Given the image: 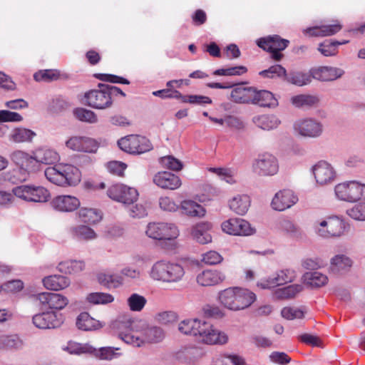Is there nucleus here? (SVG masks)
I'll use <instances>...</instances> for the list:
<instances>
[{"instance_id":"f257e3e1","label":"nucleus","mask_w":365,"mask_h":365,"mask_svg":"<svg viewBox=\"0 0 365 365\" xmlns=\"http://www.w3.org/2000/svg\"><path fill=\"white\" fill-rule=\"evenodd\" d=\"M112 327L118 331V337L121 340L135 347H140L145 343L159 342L165 336L162 329L148 327L141 319L118 318L113 322Z\"/></svg>"},{"instance_id":"f03ea898","label":"nucleus","mask_w":365,"mask_h":365,"mask_svg":"<svg viewBox=\"0 0 365 365\" xmlns=\"http://www.w3.org/2000/svg\"><path fill=\"white\" fill-rule=\"evenodd\" d=\"M178 330L183 334L195 337L203 344H225L228 336L224 331L217 329L210 322L202 319H187L178 324Z\"/></svg>"},{"instance_id":"7ed1b4c3","label":"nucleus","mask_w":365,"mask_h":365,"mask_svg":"<svg viewBox=\"0 0 365 365\" xmlns=\"http://www.w3.org/2000/svg\"><path fill=\"white\" fill-rule=\"evenodd\" d=\"M217 298L225 309L237 312L250 307L256 300V295L247 289L235 287L220 291Z\"/></svg>"},{"instance_id":"20e7f679","label":"nucleus","mask_w":365,"mask_h":365,"mask_svg":"<svg viewBox=\"0 0 365 365\" xmlns=\"http://www.w3.org/2000/svg\"><path fill=\"white\" fill-rule=\"evenodd\" d=\"M44 175L49 182L61 187L76 186L81 180L79 169L71 164L48 167L45 170Z\"/></svg>"},{"instance_id":"39448f33","label":"nucleus","mask_w":365,"mask_h":365,"mask_svg":"<svg viewBox=\"0 0 365 365\" xmlns=\"http://www.w3.org/2000/svg\"><path fill=\"white\" fill-rule=\"evenodd\" d=\"M185 274V269L180 264L165 259L155 262L149 271V276L153 280L169 284L180 282Z\"/></svg>"},{"instance_id":"423d86ee","label":"nucleus","mask_w":365,"mask_h":365,"mask_svg":"<svg viewBox=\"0 0 365 365\" xmlns=\"http://www.w3.org/2000/svg\"><path fill=\"white\" fill-rule=\"evenodd\" d=\"M312 227L316 235L324 239L341 237L346 231L344 221L336 215L315 220Z\"/></svg>"},{"instance_id":"0eeeda50","label":"nucleus","mask_w":365,"mask_h":365,"mask_svg":"<svg viewBox=\"0 0 365 365\" xmlns=\"http://www.w3.org/2000/svg\"><path fill=\"white\" fill-rule=\"evenodd\" d=\"M336 197L342 201L355 202L365 200V183L358 180H349L335 185Z\"/></svg>"},{"instance_id":"6e6552de","label":"nucleus","mask_w":365,"mask_h":365,"mask_svg":"<svg viewBox=\"0 0 365 365\" xmlns=\"http://www.w3.org/2000/svg\"><path fill=\"white\" fill-rule=\"evenodd\" d=\"M11 158L20 168L11 171L12 175L9 180L13 183L25 181L28 178L29 173L35 170L34 155L31 156L23 151L16 150L11 154Z\"/></svg>"},{"instance_id":"1a4fd4ad","label":"nucleus","mask_w":365,"mask_h":365,"mask_svg":"<svg viewBox=\"0 0 365 365\" xmlns=\"http://www.w3.org/2000/svg\"><path fill=\"white\" fill-rule=\"evenodd\" d=\"M145 234L155 240L172 241L178 238L180 230L178 226L172 222H153L148 224Z\"/></svg>"},{"instance_id":"9d476101","label":"nucleus","mask_w":365,"mask_h":365,"mask_svg":"<svg viewBox=\"0 0 365 365\" xmlns=\"http://www.w3.org/2000/svg\"><path fill=\"white\" fill-rule=\"evenodd\" d=\"M293 130L297 135L309 138L320 137L324 130L323 123L316 118L304 117L297 119L293 123Z\"/></svg>"},{"instance_id":"9b49d317","label":"nucleus","mask_w":365,"mask_h":365,"mask_svg":"<svg viewBox=\"0 0 365 365\" xmlns=\"http://www.w3.org/2000/svg\"><path fill=\"white\" fill-rule=\"evenodd\" d=\"M16 197L26 202H46L51 197L50 192L42 186L22 185L13 188Z\"/></svg>"},{"instance_id":"f8f14e48","label":"nucleus","mask_w":365,"mask_h":365,"mask_svg":"<svg viewBox=\"0 0 365 365\" xmlns=\"http://www.w3.org/2000/svg\"><path fill=\"white\" fill-rule=\"evenodd\" d=\"M252 168L253 172L259 176H273L279 171V163L274 155L264 153L253 161Z\"/></svg>"},{"instance_id":"ddd939ff","label":"nucleus","mask_w":365,"mask_h":365,"mask_svg":"<svg viewBox=\"0 0 365 365\" xmlns=\"http://www.w3.org/2000/svg\"><path fill=\"white\" fill-rule=\"evenodd\" d=\"M119 148L131 154H141L153 149L150 140L140 135H128L122 138L118 141Z\"/></svg>"},{"instance_id":"4468645a","label":"nucleus","mask_w":365,"mask_h":365,"mask_svg":"<svg viewBox=\"0 0 365 365\" xmlns=\"http://www.w3.org/2000/svg\"><path fill=\"white\" fill-rule=\"evenodd\" d=\"M297 278V272L294 269L286 268L277 271L267 278L257 282V287L269 289L292 282Z\"/></svg>"},{"instance_id":"2eb2a0df","label":"nucleus","mask_w":365,"mask_h":365,"mask_svg":"<svg viewBox=\"0 0 365 365\" xmlns=\"http://www.w3.org/2000/svg\"><path fill=\"white\" fill-rule=\"evenodd\" d=\"M101 86V89L91 90L86 93L84 97L88 106L98 110H104L111 107L113 100L110 92L107 91L106 86Z\"/></svg>"},{"instance_id":"dca6fc26","label":"nucleus","mask_w":365,"mask_h":365,"mask_svg":"<svg viewBox=\"0 0 365 365\" xmlns=\"http://www.w3.org/2000/svg\"><path fill=\"white\" fill-rule=\"evenodd\" d=\"M221 228L224 232L231 235L250 236L256 232V229L248 221L238 217L224 221Z\"/></svg>"},{"instance_id":"f3484780","label":"nucleus","mask_w":365,"mask_h":365,"mask_svg":"<svg viewBox=\"0 0 365 365\" xmlns=\"http://www.w3.org/2000/svg\"><path fill=\"white\" fill-rule=\"evenodd\" d=\"M289 43V41L280 38L277 35L262 38L257 40V44L262 49L272 53V58L275 61H279L282 58L280 51L284 50Z\"/></svg>"},{"instance_id":"a211bd4d","label":"nucleus","mask_w":365,"mask_h":365,"mask_svg":"<svg viewBox=\"0 0 365 365\" xmlns=\"http://www.w3.org/2000/svg\"><path fill=\"white\" fill-rule=\"evenodd\" d=\"M108 196L113 200L123 204H131L138 197V190L123 184H116L110 187L107 191Z\"/></svg>"},{"instance_id":"6ab92c4d","label":"nucleus","mask_w":365,"mask_h":365,"mask_svg":"<svg viewBox=\"0 0 365 365\" xmlns=\"http://www.w3.org/2000/svg\"><path fill=\"white\" fill-rule=\"evenodd\" d=\"M34 325L40 329H50L59 327L63 322L61 314L53 311L35 314L32 318Z\"/></svg>"},{"instance_id":"aec40b11","label":"nucleus","mask_w":365,"mask_h":365,"mask_svg":"<svg viewBox=\"0 0 365 365\" xmlns=\"http://www.w3.org/2000/svg\"><path fill=\"white\" fill-rule=\"evenodd\" d=\"M66 146L75 152L96 153L98 148V142L86 136H72L66 142Z\"/></svg>"},{"instance_id":"412c9836","label":"nucleus","mask_w":365,"mask_h":365,"mask_svg":"<svg viewBox=\"0 0 365 365\" xmlns=\"http://www.w3.org/2000/svg\"><path fill=\"white\" fill-rule=\"evenodd\" d=\"M317 183L325 185L334 182L336 173L334 167L327 161H319L312 168Z\"/></svg>"},{"instance_id":"4be33fe9","label":"nucleus","mask_w":365,"mask_h":365,"mask_svg":"<svg viewBox=\"0 0 365 365\" xmlns=\"http://www.w3.org/2000/svg\"><path fill=\"white\" fill-rule=\"evenodd\" d=\"M36 299L46 309H63L68 304L67 297L57 293L42 292Z\"/></svg>"},{"instance_id":"5701e85b","label":"nucleus","mask_w":365,"mask_h":365,"mask_svg":"<svg viewBox=\"0 0 365 365\" xmlns=\"http://www.w3.org/2000/svg\"><path fill=\"white\" fill-rule=\"evenodd\" d=\"M297 197L289 190L277 192L271 202L272 207L277 211H283L291 207L297 202Z\"/></svg>"},{"instance_id":"b1692460","label":"nucleus","mask_w":365,"mask_h":365,"mask_svg":"<svg viewBox=\"0 0 365 365\" xmlns=\"http://www.w3.org/2000/svg\"><path fill=\"white\" fill-rule=\"evenodd\" d=\"M80 200L75 196L61 195L53 197L51 202V207L60 212H73L79 207Z\"/></svg>"},{"instance_id":"393cba45","label":"nucleus","mask_w":365,"mask_h":365,"mask_svg":"<svg viewBox=\"0 0 365 365\" xmlns=\"http://www.w3.org/2000/svg\"><path fill=\"white\" fill-rule=\"evenodd\" d=\"M344 73L342 68L334 66H320L312 69L313 78L320 81H334L341 78Z\"/></svg>"},{"instance_id":"a878e982","label":"nucleus","mask_w":365,"mask_h":365,"mask_svg":"<svg viewBox=\"0 0 365 365\" xmlns=\"http://www.w3.org/2000/svg\"><path fill=\"white\" fill-rule=\"evenodd\" d=\"M153 182L163 189L176 190L182 184L180 178L168 171H160L153 176Z\"/></svg>"},{"instance_id":"bb28decb","label":"nucleus","mask_w":365,"mask_h":365,"mask_svg":"<svg viewBox=\"0 0 365 365\" xmlns=\"http://www.w3.org/2000/svg\"><path fill=\"white\" fill-rule=\"evenodd\" d=\"M289 101L296 108L309 110L319 106L320 98L315 94L302 93L292 96Z\"/></svg>"},{"instance_id":"cd10ccee","label":"nucleus","mask_w":365,"mask_h":365,"mask_svg":"<svg viewBox=\"0 0 365 365\" xmlns=\"http://www.w3.org/2000/svg\"><path fill=\"white\" fill-rule=\"evenodd\" d=\"M225 274L217 269H205L197 275V284L202 287L214 286L222 282Z\"/></svg>"},{"instance_id":"c85d7f7f","label":"nucleus","mask_w":365,"mask_h":365,"mask_svg":"<svg viewBox=\"0 0 365 365\" xmlns=\"http://www.w3.org/2000/svg\"><path fill=\"white\" fill-rule=\"evenodd\" d=\"M252 121L257 128L266 131L277 129L282 123L280 118L274 114L255 115Z\"/></svg>"},{"instance_id":"c756f323","label":"nucleus","mask_w":365,"mask_h":365,"mask_svg":"<svg viewBox=\"0 0 365 365\" xmlns=\"http://www.w3.org/2000/svg\"><path fill=\"white\" fill-rule=\"evenodd\" d=\"M212 228V225L209 222H199L192 228L191 236L200 244H208L212 242V236L208 232Z\"/></svg>"},{"instance_id":"7c9ffc66","label":"nucleus","mask_w":365,"mask_h":365,"mask_svg":"<svg viewBox=\"0 0 365 365\" xmlns=\"http://www.w3.org/2000/svg\"><path fill=\"white\" fill-rule=\"evenodd\" d=\"M253 94H255V87L240 84L232 90L230 98L237 103L251 104Z\"/></svg>"},{"instance_id":"2f4dec72","label":"nucleus","mask_w":365,"mask_h":365,"mask_svg":"<svg viewBox=\"0 0 365 365\" xmlns=\"http://www.w3.org/2000/svg\"><path fill=\"white\" fill-rule=\"evenodd\" d=\"M251 104L261 107L276 108L278 106V101L270 91L257 90L255 88V94H253Z\"/></svg>"},{"instance_id":"473e14b6","label":"nucleus","mask_w":365,"mask_h":365,"mask_svg":"<svg viewBox=\"0 0 365 365\" xmlns=\"http://www.w3.org/2000/svg\"><path fill=\"white\" fill-rule=\"evenodd\" d=\"M76 327L85 331H92L101 329L103 323L93 318L88 312L81 313L76 319Z\"/></svg>"},{"instance_id":"72a5a7b5","label":"nucleus","mask_w":365,"mask_h":365,"mask_svg":"<svg viewBox=\"0 0 365 365\" xmlns=\"http://www.w3.org/2000/svg\"><path fill=\"white\" fill-rule=\"evenodd\" d=\"M35 165L36 163L43 164H53L60 160L58 153L53 149L49 148H40L34 152Z\"/></svg>"},{"instance_id":"f704fd0d","label":"nucleus","mask_w":365,"mask_h":365,"mask_svg":"<svg viewBox=\"0 0 365 365\" xmlns=\"http://www.w3.org/2000/svg\"><path fill=\"white\" fill-rule=\"evenodd\" d=\"M341 28L342 26L339 22L336 21L335 24L331 25H322L308 28L304 30V33L312 36H329L338 33Z\"/></svg>"},{"instance_id":"c9c22d12","label":"nucleus","mask_w":365,"mask_h":365,"mask_svg":"<svg viewBox=\"0 0 365 365\" xmlns=\"http://www.w3.org/2000/svg\"><path fill=\"white\" fill-rule=\"evenodd\" d=\"M352 260L344 255H337L330 260V271L334 274L347 272L351 267Z\"/></svg>"},{"instance_id":"e433bc0d","label":"nucleus","mask_w":365,"mask_h":365,"mask_svg":"<svg viewBox=\"0 0 365 365\" xmlns=\"http://www.w3.org/2000/svg\"><path fill=\"white\" fill-rule=\"evenodd\" d=\"M228 205L234 212L243 215L250 206V199L247 195H237L229 200Z\"/></svg>"},{"instance_id":"4c0bfd02","label":"nucleus","mask_w":365,"mask_h":365,"mask_svg":"<svg viewBox=\"0 0 365 365\" xmlns=\"http://www.w3.org/2000/svg\"><path fill=\"white\" fill-rule=\"evenodd\" d=\"M46 289L50 290H61L70 285V280L68 277L62 275H51L46 277L42 280Z\"/></svg>"},{"instance_id":"58836bf2","label":"nucleus","mask_w":365,"mask_h":365,"mask_svg":"<svg viewBox=\"0 0 365 365\" xmlns=\"http://www.w3.org/2000/svg\"><path fill=\"white\" fill-rule=\"evenodd\" d=\"M303 290L302 284H291L282 288L277 289L272 294V297L277 300L293 299Z\"/></svg>"},{"instance_id":"ea45409f","label":"nucleus","mask_w":365,"mask_h":365,"mask_svg":"<svg viewBox=\"0 0 365 365\" xmlns=\"http://www.w3.org/2000/svg\"><path fill=\"white\" fill-rule=\"evenodd\" d=\"M71 236L81 241L93 240L97 238L96 232L87 225H80L71 227Z\"/></svg>"},{"instance_id":"a19ab883","label":"nucleus","mask_w":365,"mask_h":365,"mask_svg":"<svg viewBox=\"0 0 365 365\" xmlns=\"http://www.w3.org/2000/svg\"><path fill=\"white\" fill-rule=\"evenodd\" d=\"M97 278L101 285L109 289L117 288L123 284L122 277L110 272H101Z\"/></svg>"},{"instance_id":"79ce46f5","label":"nucleus","mask_w":365,"mask_h":365,"mask_svg":"<svg viewBox=\"0 0 365 365\" xmlns=\"http://www.w3.org/2000/svg\"><path fill=\"white\" fill-rule=\"evenodd\" d=\"M180 207L183 214L190 217H202L206 212L202 205L190 200H183Z\"/></svg>"},{"instance_id":"37998d69","label":"nucleus","mask_w":365,"mask_h":365,"mask_svg":"<svg viewBox=\"0 0 365 365\" xmlns=\"http://www.w3.org/2000/svg\"><path fill=\"white\" fill-rule=\"evenodd\" d=\"M80 221L86 224H96L102 218L101 212L95 208L81 207L77 212Z\"/></svg>"},{"instance_id":"c03bdc74","label":"nucleus","mask_w":365,"mask_h":365,"mask_svg":"<svg viewBox=\"0 0 365 365\" xmlns=\"http://www.w3.org/2000/svg\"><path fill=\"white\" fill-rule=\"evenodd\" d=\"M313 77L312 73H304L302 71H292L289 74L286 73V81L297 86H304L312 82Z\"/></svg>"},{"instance_id":"a18cd8bd","label":"nucleus","mask_w":365,"mask_h":365,"mask_svg":"<svg viewBox=\"0 0 365 365\" xmlns=\"http://www.w3.org/2000/svg\"><path fill=\"white\" fill-rule=\"evenodd\" d=\"M119 349L118 347L113 346L101 347L98 349L94 348V351L91 354L99 360L110 361L121 355L120 353L117 352Z\"/></svg>"},{"instance_id":"49530a36","label":"nucleus","mask_w":365,"mask_h":365,"mask_svg":"<svg viewBox=\"0 0 365 365\" xmlns=\"http://www.w3.org/2000/svg\"><path fill=\"white\" fill-rule=\"evenodd\" d=\"M57 268L62 273L77 274L84 269L85 264L83 261L68 260L60 262Z\"/></svg>"},{"instance_id":"de8ad7c7","label":"nucleus","mask_w":365,"mask_h":365,"mask_svg":"<svg viewBox=\"0 0 365 365\" xmlns=\"http://www.w3.org/2000/svg\"><path fill=\"white\" fill-rule=\"evenodd\" d=\"M36 135L32 130L24 128H16L9 134V140L14 143H24L31 141Z\"/></svg>"},{"instance_id":"09e8293b","label":"nucleus","mask_w":365,"mask_h":365,"mask_svg":"<svg viewBox=\"0 0 365 365\" xmlns=\"http://www.w3.org/2000/svg\"><path fill=\"white\" fill-rule=\"evenodd\" d=\"M86 301L91 304H107L114 301V297L108 293L92 292L86 297Z\"/></svg>"},{"instance_id":"8fccbe9b","label":"nucleus","mask_w":365,"mask_h":365,"mask_svg":"<svg viewBox=\"0 0 365 365\" xmlns=\"http://www.w3.org/2000/svg\"><path fill=\"white\" fill-rule=\"evenodd\" d=\"M307 309L304 307H285L281 311V315L287 320L302 319L304 317Z\"/></svg>"},{"instance_id":"3c124183","label":"nucleus","mask_w":365,"mask_h":365,"mask_svg":"<svg viewBox=\"0 0 365 365\" xmlns=\"http://www.w3.org/2000/svg\"><path fill=\"white\" fill-rule=\"evenodd\" d=\"M63 349L71 354H91L94 351V347L88 344L69 341L66 346L63 347Z\"/></svg>"},{"instance_id":"603ef678","label":"nucleus","mask_w":365,"mask_h":365,"mask_svg":"<svg viewBox=\"0 0 365 365\" xmlns=\"http://www.w3.org/2000/svg\"><path fill=\"white\" fill-rule=\"evenodd\" d=\"M279 229L291 237L299 238L302 236L300 229L291 220L282 219L278 222Z\"/></svg>"},{"instance_id":"864d4df0","label":"nucleus","mask_w":365,"mask_h":365,"mask_svg":"<svg viewBox=\"0 0 365 365\" xmlns=\"http://www.w3.org/2000/svg\"><path fill=\"white\" fill-rule=\"evenodd\" d=\"M304 280L312 287H320L324 286L328 282V277L319 272L306 273L304 275Z\"/></svg>"},{"instance_id":"5fc2aeb1","label":"nucleus","mask_w":365,"mask_h":365,"mask_svg":"<svg viewBox=\"0 0 365 365\" xmlns=\"http://www.w3.org/2000/svg\"><path fill=\"white\" fill-rule=\"evenodd\" d=\"M22 344V341L16 335L0 336V349H19Z\"/></svg>"},{"instance_id":"6e6d98bb","label":"nucleus","mask_w":365,"mask_h":365,"mask_svg":"<svg viewBox=\"0 0 365 365\" xmlns=\"http://www.w3.org/2000/svg\"><path fill=\"white\" fill-rule=\"evenodd\" d=\"M75 117L82 122L96 123L98 120L97 115L92 110L83 108H78L73 110Z\"/></svg>"},{"instance_id":"4d7b16f0","label":"nucleus","mask_w":365,"mask_h":365,"mask_svg":"<svg viewBox=\"0 0 365 365\" xmlns=\"http://www.w3.org/2000/svg\"><path fill=\"white\" fill-rule=\"evenodd\" d=\"M147 302L146 299L138 294L133 293L127 299V304L133 312H140Z\"/></svg>"},{"instance_id":"13d9d810","label":"nucleus","mask_w":365,"mask_h":365,"mask_svg":"<svg viewBox=\"0 0 365 365\" xmlns=\"http://www.w3.org/2000/svg\"><path fill=\"white\" fill-rule=\"evenodd\" d=\"M160 163L163 168L174 171H180L182 169V163L173 157V155H167L160 158Z\"/></svg>"},{"instance_id":"bf43d9fd","label":"nucleus","mask_w":365,"mask_h":365,"mask_svg":"<svg viewBox=\"0 0 365 365\" xmlns=\"http://www.w3.org/2000/svg\"><path fill=\"white\" fill-rule=\"evenodd\" d=\"M36 81L49 82L57 80L59 78V72L54 69H46L36 72L34 75Z\"/></svg>"},{"instance_id":"052dcab7","label":"nucleus","mask_w":365,"mask_h":365,"mask_svg":"<svg viewBox=\"0 0 365 365\" xmlns=\"http://www.w3.org/2000/svg\"><path fill=\"white\" fill-rule=\"evenodd\" d=\"M286 69L281 65L277 64L270 66L268 69L259 72V75L264 78H275L286 76Z\"/></svg>"},{"instance_id":"680f3d73","label":"nucleus","mask_w":365,"mask_h":365,"mask_svg":"<svg viewBox=\"0 0 365 365\" xmlns=\"http://www.w3.org/2000/svg\"><path fill=\"white\" fill-rule=\"evenodd\" d=\"M247 68L242 66L215 70V76H240L247 72Z\"/></svg>"},{"instance_id":"e2e57ef3","label":"nucleus","mask_w":365,"mask_h":365,"mask_svg":"<svg viewBox=\"0 0 365 365\" xmlns=\"http://www.w3.org/2000/svg\"><path fill=\"white\" fill-rule=\"evenodd\" d=\"M183 103H188L192 105L202 106L205 104H211L212 100L208 96L201 95H187L183 98Z\"/></svg>"},{"instance_id":"0e129e2a","label":"nucleus","mask_w":365,"mask_h":365,"mask_svg":"<svg viewBox=\"0 0 365 365\" xmlns=\"http://www.w3.org/2000/svg\"><path fill=\"white\" fill-rule=\"evenodd\" d=\"M223 259L222 255L216 251L211 250L202 255V261L207 264H217Z\"/></svg>"},{"instance_id":"69168bd1","label":"nucleus","mask_w":365,"mask_h":365,"mask_svg":"<svg viewBox=\"0 0 365 365\" xmlns=\"http://www.w3.org/2000/svg\"><path fill=\"white\" fill-rule=\"evenodd\" d=\"M23 117L16 112H13L7 110H0V123L4 122H21Z\"/></svg>"},{"instance_id":"338daca9","label":"nucleus","mask_w":365,"mask_h":365,"mask_svg":"<svg viewBox=\"0 0 365 365\" xmlns=\"http://www.w3.org/2000/svg\"><path fill=\"white\" fill-rule=\"evenodd\" d=\"M347 214L356 220H365V205L358 204L347 210Z\"/></svg>"},{"instance_id":"774afa93","label":"nucleus","mask_w":365,"mask_h":365,"mask_svg":"<svg viewBox=\"0 0 365 365\" xmlns=\"http://www.w3.org/2000/svg\"><path fill=\"white\" fill-rule=\"evenodd\" d=\"M176 313L171 311H166L158 313L155 316V319L160 324H168L177 321Z\"/></svg>"}]
</instances>
